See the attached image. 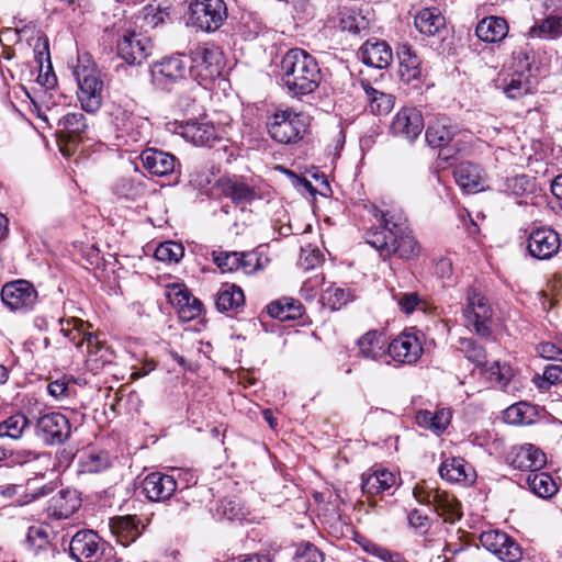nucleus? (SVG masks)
<instances>
[{
    "label": "nucleus",
    "mask_w": 562,
    "mask_h": 562,
    "mask_svg": "<svg viewBox=\"0 0 562 562\" xmlns=\"http://www.w3.org/2000/svg\"><path fill=\"white\" fill-rule=\"evenodd\" d=\"M373 216L381 229L366 233V241L374 247L382 257L396 255L401 259L412 260L419 256L420 247L412 235L407 218L401 209L379 210L373 207Z\"/></svg>",
    "instance_id": "f257e3e1"
},
{
    "label": "nucleus",
    "mask_w": 562,
    "mask_h": 562,
    "mask_svg": "<svg viewBox=\"0 0 562 562\" xmlns=\"http://www.w3.org/2000/svg\"><path fill=\"white\" fill-rule=\"evenodd\" d=\"M281 80L292 95H306L319 86L321 69L311 54L301 48H292L282 57Z\"/></svg>",
    "instance_id": "f03ea898"
},
{
    "label": "nucleus",
    "mask_w": 562,
    "mask_h": 562,
    "mask_svg": "<svg viewBox=\"0 0 562 562\" xmlns=\"http://www.w3.org/2000/svg\"><path fill=\"white\" fill-rule=\"evenodd\" d=\"M60 331L77 348L87 347V366L91 371H98L113 360V352L98 336L90 333V325L82 319L71 318L60 321Z\"/></svg>",
    "instance_id": "7ed1b4c3"
},
{
    "label": "nucleus",
    "mask_w": 562,
    "mask_h": 562,
    "mask_svg": "<svg viewBox=\"0 0 562 562\" xmlns=\"http://www.w3.org/2000/svg\"><path fill=\"white\" fill-rule=\"evenodd\" d=\"M78 85V100L81 108L89 113L97 112L103 101V80L94 63L88 56L79 57L74 69Z\"/></svg>",
    "instance_id": "20e7f679"
},
{
    "label": "nucleus",
    "mask_w": 562,
    "mask_h": 562,
    "mask_svg": "<svg viewBox=\"0 0 562 562\" xmlns=\"http://www.w3.org/2000/svg\"><path fill=\"white\" fill-rule=\"evenodd\" d=\"M110 117L116 137L125 144H135L146 139L149 122L134 112V105L114 103L110 110Z\"/></svg>",
    "instance_id": "39448f33"
},
{
    "label": "nucleus",
    "mask_w": 562,
    "mask_h": 562,
    "mask_svg": "<svg viewBox=\"0 0 562 562\" xmlns=\"http://www.w3.org/2000/svg\"><path fill=\"white\" fill-rule=\"evenodd\" d=\"M269 135L280 144L300 140L306 131L305 116L290 108L277 109L268 119Z\"/></svg>",
    "instance_id": "423d86ee"
},
{
    "label": "nucleus",
    "mask_w": 562,
    "mask_h": 562,
    "mask_svg": "<svg viewBox=\"0 0 562 562\" xmlns=\"http://www.w3.org/2000/svg\"><path fill=\"white\" fill-rule=\"evenodd\" d=\"M465 300L467 304L462 310L464 325L483 338L490 337L493 310L487 299L477 290L470 288Z\"/></svg>",
    "instance_id": "0eeeda50"
},
{
    "label": "nucleus",
    "mask_w": 562,
    "mask_h": 562,
    "mask_svg": "<svg viewBox=\"0 0 562 562\" xmlns=\"http://www.w3.org/2000/svg\"><path fill=\"white\" fill-rule=\"evenodd\" d=\"M227 18L223 0H193L189 5L188 25L202 32L218 30Z\"/></svg>",
    "instance_id": "6e6552de"
},
{
    "label": "nucleus",
    "mask_w": 562,
    "mask_h": 562,
    "mask_svg": "<svg viewBox=\"0 0 562 562\" xmlns=\"http://www.w3.org/2000/svg\"><path fill=\"white\" fill-rule=\"evenodd\" d=\"M189 59L191 65H188V69L196 79L210 81L222 72L223 55L214 45H198L191 50Z\"/></svg>",
    "instance_id": "1a4fd4ad"
},
{
    "label": "nucleus",
    "mask_w": 562,
    "mask_h": 562,
    "mask_svg": "<svg viewBox=\"0 0 562 562\" xmlns=\"http://www.w3.org/2000/svg\"><path fill=\"white\" fill-rule=\"evenodd\" d=\"M188 71V57L176 54L150 67L151 82L161 90H170L172 86L186 78Z\"/></svg>",
    "instance_id": "9d476101"
},
{
    "label": "nucleus",
    "mask_w": 562,
    "mask_h": 562,
    "mask_svg": "<svg viewBox=\"0 0 562 562\" xmlns=\"http://www.w3.org/2000/svg\"><path fill=\"white\" fill-rule=\"evenodd\" d=\"M97 532L90 529L77 531L70 539L69 553L76 562H99L106 549Z\"/></svg>",
    "instance_id": "9b49d317"
},
{
    "label": "nucleus",
    "mask_w": 562,
    "mask_h": 562,
    "mask_svg": "<svg viewBox=\"0 0 562 562\" xmlns=\"http://www.w3.org/2000/svg\"><path fill=\"white\" fill-rule=\"evenodd\" d=\"M1 300L11 311L27 313L37 303V291L27 280H15L2 286Z\"/></svg>",
    "instance_id": "f8f14e48"
},
{
    "label": "nucleus",
    "mask_w": 562,
    "mask_h": 562,
    "mask_svg": "<svg viewBox=\"0 0 562 562\" xmlns=\"http://www.w3.org/2000/svg\"><path fill=\"white\" fill-rule=\"evenodd\" d=\"M35 434L45 445H61L71 435L70 422L60 413L43 414L36 422Z\"/></svg>",
    "instance_id": "ddd939ff"
},
{
    "label": "nucleus",
    "mask_w": 562,
    "mask_h": 562,
    "mask_svg": "<svg viewBox=\"0 0 562 562\" xmlns=\"http://www.w3.org/2000/svg\"><path fill=\"white\" fill-rule=\"evenodd\" d=\"M117 53L127 64H139L150 54V40L136 32H126L117 41Z\"/></svg>",
    "instance_id": "4468645a"
},
{
    "label": "nucleus",
    "mask_w": 562,
    "mask_h": 562,
    "mask_svg": "<svg viewBox=\"0 0 562 562\" xmlns=\"http://www.w3.org/2000/svg\"><path fill=\"white\" fill-rule=\"evenodd\" d=\"M424 128L422 113L415 108L401 109L392 120L390 130L394 136L414 142Z\"/></svg>",
    "instance_id": "2eb2a0df"
},
{
    "label": "nucleus",
    "mask_w": 562,
    "mask_h": 562,
    "mask_svg": "<svg viewBox=\"0 0 562 562\" xmlns=\"http://www.w3.org/2000/svg\"><path fill=\"white\" fill-rule=\"evenodd\" d=\"M561 240L559 234L551 228H538L528 237V251L530 256L539 260L552 258L560 249Z\"/></svg>",
    "instance_id": "dca6fc26"
},
{
    "label": "nucleus",
    "mask_w": 562,
    "mask_h": 562,
    "mask_svg": "<svg viewBox=\"0 0 562 562\" xmlns=\"http://www.w3.org/2000/svg\"><path fill=\"white\" fill-rule=\"evenodd\" d=\"M422 352L423 347L417 336L406 331L394 338L387 346V359L391 358L403 364L416 362Z\"/></svg>",
    "instance_id": "f3484780"
},
{
    "label": "nucleus",
    "mask_w": 562,
    "mask_h": 562,
    "mask_svg": "<svg viewBox=\"0 0 562 562\" xmlns=\"http://www.w3.org/2000/svg\"><path fill=\"white\" fill-rule=\"evenodd\" d=\"M480 541L484 548L495 553L503 561L516 562L521 557L519 547L504 532L484 531L480 536Z\"/></svg>",
    "instance_id": "a211bd4d"
},
{
    "label": "nucleus",
    "mask_w": 562,
    "mask_h": 562,
    "mask_svg": "<svg viewBox=\"0 0 562 562\" xmlns=\"http://www.w3.org/2000/svg\"><path fill=\"white\" fill-rule=\"evenodd\" d=\"M50 529L45 525L31 526L26 533V541L34 551L36 562H54L57 548L50 542Z\"/></svg>",
    "instance_id": "6ab92c4d"
},
{
    "label": "nucleus",
    "mask_w": 562,
    "mask_h": 562,
    "mask_svg": "<svg viewBox=\"0 0 562 562\" xmlns=\"http://www.w3.org/2000/svg\"><path fill=\"white\" fill-rule=\"evenodd\" d=\"M142 487L149 501L164 502L177 491L178 481L173 475L151 472L143 480Z\"/></svg>",
    "instance_id": "aec40b11"
},
{
    "label": "nucleus",
    "mask_w": 562,
    "mask_h": 562,
    "mask_svg": "<svg viewBox=\"0 0 562 562\" xmlns=\"http://www.w3.org/2000/svg\"><path fill=\"white\" fill-rule=\"evenodd\" d=\"M507 461L515 469L533 473L544 467L547 458L539 448L527 443L513 448L507 456Z\"/></svg>",
    "instance_id": "412c9836"
},
{
    "label": "nucleus",
    "mask_w": 562,
    "mask_h": 562,
    "mask_svg": "<svg viewBox=\"0 0 562 562\" xmlns=\"http://www.w3.org/2000/svg\"><path fill=\"white\" fill-rule=\"evenodd\" d=\"M34 63L38 68L36 81L46 89L54 88L56 77L50 64L48 41L45 37L36 38V43L34 44Z\"/></svg>",
    "instance_id": "4be33fe9"
},
{
    "label": "nucleus",
    "mask_w": 562,
    "mask_h": 562,
    "mask_svg": "<svg viewBox=\"0 0 562 562\" xmlns=\"http://www.w3.org/2000/svg\"><path fill=\"white\" fill-rule=\"evenodd\" d=\"M140 160L144 169L150 175L164 177L173 172L177 159L169 153L156 148H147L142 151Z\"/></svg>",
    "instance_id": "5701e85b"
},
{
    "label": "nucleus",
    "mask_w": 562,
    "mask_h": 562,
    "mask_svg": "<svg viewBox=\"0 0 562 562\" xmlns=\"http://www.w3.org/2000/svg\"><path fill=\"white\" fill-rule=\"evenodd\" d=\"M81 505L79 494L75 490H61L49 499L47 512L57 519L70 517Z\"/></svg>",
    "instance_id": "b1692460"
},
{
    "label": "nucleus",
    "mask_w": 562,
    "mask_h": 562,
    "mask_svg": "<svg viewBox=\"0 0 562 562\" xmlns=\"http://www.w3.org/2000/svg\"><path fill=\"white\" fill-rule=\"evenodd\" d=\"M359 58L368 66L383 69L391 64L393 55L385 42L367 41L359 49Z\"/></svg>",
    "instance_id": "393cba45"
},
{
    "label": "nucleus",
    "mask_w": 562,
    "mask_h": 562,
    "mask_svg": "<svg viewBox=\"0 0 562 562\" xmlns=\"http://www.w3.org/2000/svg\"><path fill=\"white\" fill-rule=\"evenodd\" d=\"M439 474L443 480L453 483H471L474 481L473 468L460 457L443 460L439 468Z\"/></svg>",
    "instance_id": "a878e982"
},
{
    "label": "nucleus",
    "mask_w": 562,
    "mask_h": 562,
    "mask_svg": "<svg viewBox=\"0 0 562 562\" xmlns=\"http://www.w3.org/2000/svg\"><path fill=\"white\" fill-rule=\"evenodd\" d=\"M359 353L363 358L389 363L387 348L384 336L376 330H370L358 339Z\"/></svg>",
    "instance_id": "bb28decb"
},
{
    "label": "nucleus",
    "mask_w": 562,
    "mask_h": 562,
    "mask_svg": "<svg viewBox=\"0 0 562 562\" xmlns=\"http://www.w3.org/2000/svg\"><path fill=\"white\" fill-rule=\"evenodd\" d=\"M456 182L468 192H476L483 189L484 173L475 164L460 162L453 170Z\"/></svg>",
    "instance_id": "cd10ccee"
},
{
    "label": "nucleus",
    "mask_w": 562,
    "mask_h": 562,
    "mask_svg": "<svg viewBox=\"0 0 562 562\" xmlns=\"http://www.w3.org/2000/svg\"><path fill=\"white\" fill-rule=\"evenodd\" d=\"M182 135L187 140L198 146L212 147L218 140L216 130L210 122H188L183 126Z\"/></svg>",
    "instance_id": "c85d7f7f"
},
{
    "label": "nucleus",
    "mask_w": 562,
    "mask_h": 562,
    "mask_svg": "<svg viewBox=\"0 0 562 562\" xmlns=\"http://www.w3.org/2000/svg\"><path fill=\"white\" fill-rule=\"evenodd\" d=\"M397 57L401 79L406 83L419 80L422 75L420 59L412 47L406 44L401 45L397 50Z\"/></svg>",
    "instance_id": "c756f323"
},
{
    "label": "nucleus",
    "mask_w": 562,
    "mask_h": 562,
    "mask_svg": "<svg viewBox=\"0 0 562 562\" xmlns=\"http://www.w3.org/2000/svg\"><path fill=\"white\" fill-rule=\"evenodd\" d=\"M415 27L426 36L438 35L446 26V19L437 8H424L414 19Z\"/></svg>",
    "instance_id": "7c9ffc66"
},
{
    "label": "nucleus",
    "mask_w": 562,
    "mask_h": 562,
    "mask_svg": "<svg viewBox=\"0 0 562 562\" xmlns=\"http://www.w3.org/2000/svg\"><path fill=\"white\" fill-rule=\"evenodd\" d=\"M110 528L123 546H128L140 535V521L136 516H117L110 519Z\"/></svg>",
    "instance_id": "2f4dec72"
},
{
    "label": "nucleus",
    "mask_w": 562,
    "mask_h": 562,
    "mask_svg": "<svg viewBox=\"0 0 562 562\" xmlns=\"http://www.w3.org/2000/svg\"><path fill=\"white\" fill-rule=\"evenodd\" d=\"M476 36L486 43H497L508 33V24L499 16H486L480 21L475 29Z\"/></svg>",
    "instance_id": "473e14b6"
},
{
    "label": "nucleus",
    "mask_w": 562,
    "mask_h": 562,
    "mask_svg": "<svg viewBox=\"0 0 562 562\" xmlns=\"http://www.w3.org/2000/svg\"><path fill=\"white\" fill-rule=\"evenodd\" d=\"M221 189L223 195L229 198L235 205L241 207L259 198L254 187L237 180H223Z\"/></svg>",
    "instance_id": "72a5a7b5"
},
{
    "label": "nucleus",
    "mask_w": 562,
    "mask_h": 562,
    "mask_svg": "<svg viewBox=\"0 0 562 562\" xmlns=\"http://www.w3.org/2000/svg\"><path fill=\"white\" fill-rule=\"evenodd\" d=\"M245 303L243 290L231 283H224L215 296V305L218 311L237 313Z\"/></svg>",
    "instance_id": "f704fd0d"
},
{
    "label": "nucleus",
    "mask_w": 562,
    "mask_h": 562,
    "mask_svg": "<svg viewBox=\"0 0 562 562\" xmlns=\"http://www.w3.org/2000/svg\"><path fill=\"white\" fill-rule=\"evenodd\" d=\"M396 484V476L389 470H375L362 476L361 490L368 495H378L387 492Z\"/></svg>",
    "instance_id": "c9c22d12"
},
{
    "label": "nucleus",
    "mask_w": 562,
    "mask_h": 562,
    "mask_svg": "<svg viewBox=\"0 0 562 562\" xmlns=\"http://www.w3.org/2000/svg\"><path fill=\"white\" fill-rule=\"evenodd\" d=\"M431 496L434 510L446 521L453 522L461 517L460 505L453 495L437 490Z\"/></svg>",
    "instance_id": "e433bc0d"
},
{
    "label": "nucleus",
    "mask_w": 562,
    "mask_h": 562,
    "mask_svg": "<svg viewBox=\"0 0 562 562\" xmlns=\"http://www.w3.org/2000/svg\"><path fill=\"white\" fill-rule=\"evenodd\" d=\"M451 422V412L441 408L436 412L419 411L416 414V423L426 429L431 430L436 435L442 434Z\"/></svg>",
    "instance_id": "4c0bfd02"
},
{
    "label": "nucleus",
    "mask_w": 562,
    "mask_h": 562,
    "mask_svg": "<svg viewBox=\"0 0 562 562\" xmlns=\"http://www.w3.org/2000/svg\"><path fill=\"white\" fill-rule=\"evenodd\" d=\"M268 313L271 317L284 322L300 318L304 313V308L297 300L283 297L271 302L268 305Z\"/></svg>",
    "instance_id": "58836bf2"
},
{
    "label": "nucleus",
    "mask_w": 562,
    "mask_h": 562,
    "mask_svg": "<svg viewBox=\"0 0 562 562\" xmlns=\"http://www.w3.org/2000/svg\"><path fill=\"white\" fill-rule=\"evenodd\" d=\"M529 490L537 496L550 498L558 492V485L547 472L536 471L529 473L526 479Z\"/></svg>",
    "instance_id": "ea45409f"
},
{
    "label": "nucleus",
    "mask_w": 562,
    "mask_h": 562,
    "mask_svg": "<svg viewBox=\"0 0 562 562\" xmlns=\"http://www.w3.org/2000/svg\"><path fill=\"white\" fill-rule=\"evenodd\" d=\"M362 88L373 114L386 115L392 111L395 103V99L392 94L379 91L364 82H362Z\"/></svg>",
    "instance_id": "a19ab883"
},
{
    "label": "nucleus",
    "mask_w": 562,
    "mask_h": 562,
    "mask_svg": "<svg viewBox=\"0 0 562 562\" xmlns=\"http://www.w3.org/2000/svg\"><path fill=\"white\" fill-rule=\"evenodd\" d=\"M531 81L525 71H515L503 80V92L509 99H519L531 92Z\"/></svg>",
    "instance_id": "79ce46f5"
},
{
    "label": "nucleus",
    "mask_w": 562,
    "mask_h": 562,
    "mask_svg": "<svg viewBox=\"0 0 562 562\" xmlns=\"http://www.w3.org/2000/svg\"><path fill=\"white\" fill-rule=\"evenodd\" d=\"M454 136L453 128L445 120H437L426 130V142L434 148H445Z\"/></svg>",
    "instance_id": "37998d69"
},
{
    "label": "nucleus",
    "mask_w": 562,
    "mask_h": 562,
    "mask_svg": "<svg viewBox=\"0 0 562 562\" xmlns=\"http://www.w3.org/2000/svg\"><path fill=\"white\" fill-rule=\"evenodd\" d=\"M58 125L61 126L60 132L71 140L80 138L88 128L86 116L80 112L64 115Z\"/></svg>",
    "instance_id": "c03bdc74"
},
{
    "label": "nucleus",
    "mask_w": 562,
    "mask_h": 562,
    "mask_svg": "<svg viewBox=\"0 0 562 562\" xmlns=\"http://www.w3.org/2000/svg\"><path fill=\"white\" fill-rule=\"evenodd\" d=\"M29 425L25 415L21 413L13 414L0 422V437L9 439H19Z\"/></svg>",
    "instance_id": "a18cd8bd"
},
{
    "label": "nucleus",
    "mask_w": 562,
    "mask_h": 562,
    "mask_svg": "<svg viewBox=\"0 0 562 562\" xmlns=\"http://www.w3.org/2000/svg\"><path fill=\"white\" fill-rule=\"evenodd\" d=\"M562 35V16H548L530 29L531 37L553 40Z\"/></svg>",
    "instance_id": "49530a36"
},
{
    "label": "nucleus",
    "mask_w": 562,
    "mask_h": 562,
    "mask_svg": "<svg viewBox=\"0 0 562 562\" xmlns=\"http://www.w3.org/2000/svg\"><path fill=\"white\" fill-rule=\"evenodd\" d=\"M533 407L526 403L519 402L510 405L504 411V420L510 425H524L532 422Z\"/></svg>",
    "instance_id": "de8ad7c7"
},
{
    "label": "nucleus",
    "mask_w": 562,
    "mask_h": 562,
    "mask_svg": "<svg viewBox=\"0 0 562 562\" xmlns=\"http://www.w3.org/2000/svg\"><path fill=\"white\" fill-rule=\"evenodd\" d=\"M486 379L494 386L507 391V386L512 380V368L507 364H501L498 361L493 362L485 370Z\"/></svg>",
    "instance_id": "09e8293b"
},
{
    "label": "nucleus",
    "mask_w": 562,
    "mask_h": 562,
    "mask_svg": "<svg viewBox=\"0 0 562 562\" xmlns=\"http://www.w3.org/2000/svg\"><path fill=\"white\" fill-rule=\"evenodd\" d=\"M110 457L108 452H90L81 460V470L85 473H99L110 467Z\"/></svg>",
    "instance_id": "8fccbe9b"
},
{
    "label": "nucleus",
    "mask_w": 562,
    "mask_h": 562,
    "mask_svg": "<svg viewBox=\"0 0 562 562\" xmlns=\"http://www.w3.org/2000/svg\"><path fill=\"white\" fill-rule=\"evenodd\" d=\"M350 300V293L341 288H328L322 295L321 301L324 305H327L330 310L337 311L346 305Z\"/></svg>",
    "instance_id": "3c124183"
},
{
    "label": "nucleus",
    "mask_w": 562,
    "mask_h": 562,
    "mask_svg": "<svg viewBox=\"0 0 562 562\" xmlns=\"http://www.w3.org/2000/svg\"><path fill=\"white\" fill-rule=\"evenodd\" d=\"M144 190V183L136 181L132 178H121L114 187V191L119 196L128 200H135L138 196L143 195Z\"/></svg>",
    "instance_id": "603ef678"
},
{
    "label": "nucleus",
    "mask_w": 562,
    "mask_h": 562,
    "mask_svg": "<svg viewBox=\"0 0 562 562\" xmlns=\"http://www.w3.org/2000/svg\"><path fill=\"white\" fill-rule=\"evenodd\" d=\"M359 544L361 546L363 551L378 558L383 562H404L398 553H394L387 550L386 548L372 542L371 540L363 538L359 541Z\"/></svg>",
    "instance_id": "864d4df0"
},
{
    "label": "nucleus",
    "mask_w": 562,
    "mask_h": 562,
    "mask_svg": "<svg viewBox=\"0 0 562 562\" xmlns=\"http://www.w3.org/2000/svg\"><path fill=\"white\" fill-rule=\"evenodd\" d=\"M533 183L526 175L507 178L504 184V191L514 196H521L531 192Z\"/></svg>",
    "instance_id": "5fc2aeb1"
},
{
    "label": "nucleus",
    "mask_w": 562,
    "mask_h": 562,
    "mask_svg": "<svg viewBox=\"0 0 562 562\" xmlns=\"http://www.w3.org/2000/svg\"><path fill=\"white\" fill-rule=\"evenodd\" d=\"M240 252L237 251H214L213 260L222 272H234L240 269Z\"/></svg>",
    "instance_id": "6e6d98bb"
},
{
    "label": "nucleus",
    "mask_w": 562,
    "mask_h": 562,
    "mask_svg": "<svg viewBox=\"0 0 562 562\" xmlns=\"http://www.w3.org/2000/svg\"><path fill=\"white\" fill-rule=\"evenodd\" d=\"M184 249L181 244L166 241L160 244L155 251V257L160 261H179L183 257Z\"/></svg>",
    "instance_id": "4d7b16f0"
},
{
    "label": "nucleus",
    "mask_w": 562,
    "mask_h": 562,
    "mask_svg": "<svg viewBox=\"0 0 562 562\" xmlns=\"http://www.w3.org/2000/svg\"><path fill=\"white\" fill-rule=\"evenodd\" d=\"M221 510L228 520H243L249 514V510L235 498H226L222 502Z\"/></svg>",
    "instance_id": "13d9d810"
},
{
    "label": "nucleus",
    "mask_w": 562,
    "mask_h": 562,
    "mask_svg": "<svg viewBox=\"0 0 562 562\" xmlns=\"http://www.w3.org/2000/svg\"><path fill=\"white\" fill-rule=\"evenodd\" d=\"M323 260L324 256L318 248L307 245L301 249L299 265L302 269H315L322 265Z\"/></svg>",
    "instance_id": "bf43d9fd"
},
{
    "label": "nucleus",
    "mask_w": 562,
    "mask_h": 562,
    "mask_svg": "<svg viewBox=\"0 0 562 562\" xmlns=\"http://www.w3.org/2000/svg\"><path fill=\"white\" fill-rule=\"evenodd\" d=\"M240 269L245 274H251L265 267L262 256L258 251L240 252Z\"/></svg>",
    "instance_id": "052dcab7"
},
{
    "label": "nucleus",
    "mask_w": 562,
    "mask_h": 562,
    "mask_svg": "<svg viewBox=\"0 0 562 562\" xmlns=\"http://www.w3.org/2000/svg\"><path fill=\"white\" fill-rule=\"evenodd\" d=\"M461 350L465 353L467 358L476 363L477 366H482L485 360V350L482 346L477 345L471 338H462L460 339Z\"/></svg>",
    "instance_id": "680f3d73"
},
{
    "label": "nucleus",
    "mask_w": 562,
    "mask_h": 562,
    "mask_svg": "<svg viewBox=\"0 0 562 562\" xmlns=\"http://www.w3.org/2000/svg\"><path fill=\"white\" fill-rule=\"evenodd\" d=\"M339 26L342 31H347L352 34L360 33L361 30L366 29L367 22L363 16L356 14L355 12L340 13Z\"/></svg>",
    "instance_id": "e2e57ef3"
},
{
    "label": "nucleus",
    "mask_w": 562,
    "mask_h": 562,
    "mask_svg": "<svg viewBox=\"0 0 562 562\" xmlns=\"http://www.w3.org/2000/svg\"><path fill=\"white\" fill-rule=\"evenodd\" d=\"M295 562H324V554L310 542L301 543L295 552Z\"/></svg>",
    "instance_id": "0e129e2a"
},
{
    "label": "nucleus",
    "mask_w": 562,
    "mask_h": 562,
    "mask_svg": "<svg viewBox=\"0 0 562 562\" xmlns=\"http://www.w3.org/2000/svg\"><path fill=\"white\" fill-rule=\"evenodd\" d=\"M166 296L169 303L179 310L181 305L188 304V300L191 297V294L184 285L175 283L167 286Z\"/></svg>",
    "instance_id": "69168bd1"
},
{
    "label": "nucleus",
    "mask_w": 562,
    "mask_h": 562,
    "mask_svg": "<svg viewBox=\"0 0 562 562\" xmlns=\"http://www.w3.org/2000/svg\"><path fill=\"white\" fill-rule=\"evenodd\" d=\"M562 382V364H549L544 368L541 381L538 383L540 389H549L551 385Z\"/></svg>",
    "instance_id": "338daca9"
},
{
    "label": "nucleus",
    "mask_w": 562,
    "mask_h": 562,
    "mask_svg": "<svg viewBox=\"0 0 562 562\" xmlns=\"http://www.w3.org/2000/svg\"><path fill=\"white\" fill-rule=\"evenodd\" d=\"M203 304L200 300L192 296L188 300V304H183L179 307L178 313L182 319H193L202 313Z\"/></svg>",
    "instance_id": "774afa93"
}]
</instances>
